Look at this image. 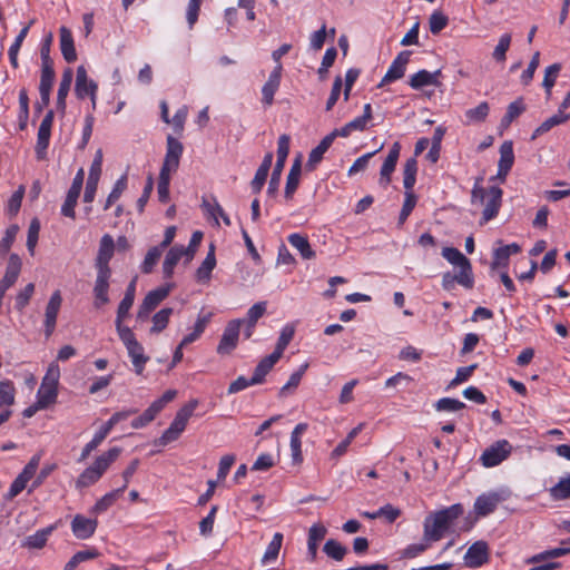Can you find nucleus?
<instances>
[{
    "label": "nucleus",
    "instance_id": "obj_16",
    "mask_svg": "<svg viewBox=\"0 0 570 570\" xmlns=\"http://www.w3.org/2000/svg\"><path fill=\"white\" fill-rule=\"evenodd\" d=\"M72 534L79 540L91 538L98 527L97 519L87 518L82 514H76L71 521Z\"/></svg>",
    "mask_w": 570,
    "mask_h": 570
},
{
    "label": "nucleus",
    "instance_id": "obj_45",
    "mask_svg": "<svg viewBox=\"0 0 570 570\" xmlns=\"http://www.w3.org/2000/svg\"><path fill=\"white\" fill-rule=\"evenodd\" d=\"M294 334H295L294 326L289 325V324L285 325L281 331V334L278 336L277 344H276V347H275L273 354L276 355L278 358H281L284 351L286 350V347L293 340Z\"/></svg>",
    "mask_w": 570,
    "mask_h": 570
},
{
    "label": "nucleus",
    "instance_id": "obj_14",
    "mask_svg": "<svg viewBox=\"0 0 570 570\" xmlns=\"http://www.w3.org/2000/svg\"><path fill=\"white\" fill-rule=\"evenodd\" d=\"M503 191L498 186H491L488 189L487 198L484 200V209L482 212L481 224H485L493 219L501 207Z\"/></svg>",
    "mask_w": 570,
    "mask_h": 570
},
{
    "label": "nucleus",
    "instance_id": "obj_57",
    "mask_svg": "<svg viewBox=\"0 0 570 570\" xmlns=\"http://www.w3.org/2000/svg\"><path fill=\"white\" fill-rule=\"evenodd\" d=\"M40 222L38 218H33L30 222L27 235V248L30 255L35 254V249L39 239Z\"/></svg>",
    "mask_w": 570,
    "mask_h": 570
},
{
    "label": "nucleus",
    "instance_id": "obj_49",
    "mask_svg": "<svg viewBox=\"0 0 570 570\" xmlns=\"http://www.w3.org/2000/svg\"><path fill=\"white\" fill-rule=\"evenodd\" d=\"M163 252H164V249L161 247H159V246L151 247L147 252V254H146V256H145L141 265H140L141 272L145 273V274L151 273L154 267L158 263Z\"/></svg>",
    "mask_w": 570,
    "mask_h": 570
},
{
    "label": "nucleus",
    "instance_id": "obj_1",
    "mask_svg": "<svg viewBox=\"0 0 570 570\" xmlns=\"http://www.w3.org/2000/svg\"><path fill=\"white\" fill-rule=\"evenodd\" d=\"M115 253V240L111 235L105 234L99 242V248L95 258L96 279L94 283V306L101 308L110 302L109 288L111 279V268L109 263Z\"/></svg>",
    "mask_w": 570,
    "mask_h": 570
},
{
    "label": "nucleus",
    "instance_id": "obj_30",
    "mask_svg": "<svg viewBox=\"0 0 570 570\" xmlns=\"http://www.w3.org/2000/svg\"><path fill=\"white\" fill-rule=\"evenodd\" d=\"M278 357L271 353L269 355L265 356L263 360L259 361V363L256 365L253 376H252V383L261 384L264 382L265 376L268 374V372L273 368V366L278 362Z\"/></svg>",
    "mask_w": 570,
    "mask_h": 570
},
{
    "label": "nucleus",
    "instance_id": "obj_40",
    "mask_svg": "<svg viewBox=\"0 0 570 570\" xmlns=\"http://www.w3.org/2000/svg\"><path fill=\"white\" fill-rule=\"evenodd\" d=\"M33 476L29 473L24 472L23 470L17 475V478L12 481L8 492L4 495V499L10 501L14 499L17 495H19L28 485V482Z\"/></svg>",
    "mask_w": 570,
    "mask_h": 570
},
{
    "label": "nucleus",
    "instance_id": "obj_58",
    "mask_svg": "<svg viewBox=\"0 0 570 570\" xmlns=\"http://www.w3.org/2000/svg\"><path fill=\"white\" fill-rule=\"evenodd\" d=\"M35 293V284L29 283L27 284L19 293L16 295V303L14 307L18 311H23L26 306L29 304L30 298L32 297Z\"/></svg>",
    "mask_w": 570,
    "mask_h": 570
},
{
    "label": "nucleus",
    "instance_id": "obj_42",
    "mask_svg": "<svg viewBox=\"0 0 570 570\" xmlns=\"http://www.w3.org/2000/svg\"><path fill=\"white\" fill-rule=\"evenodd\" d=\"M122 493V489H116L108 493H106L102 498H100L95 505L91 508V513L100 514L107 511L120 497Z\"/></svg>",
    "mask_w": 570,
    "mask_h": 570
},
{
    "label": "nucleus",
    "instance_id": "obj_17",
    "mask_svg": "<svg viewBox=\"0 0 570 570\" xmlns=\"http://www.w3.org/2000/svg\"><path fill=\"white\" fill-rule=\"evenodd\" d=\"M410 56L411 51L405 50L400 52L397 57L392 61L379 87L401 79L405 73L406 65L410 61Z\"/></svg>",
    "mask_w": 570,
    "mask_h": 570
},
{
    "label": "nucleus",
    "instance_id": "obj_41",
    "mask_svg": "<svg viewBox=\"0 0 570 570\" xmlns=\"http://www.w3.org/2000/svg\"><path fill=\"white\" fill-rule=\"evenodd\" d=\"M173 313L174 309L171 307H164L154 314L151 318L153 325L150 327V334H159L163 332L167 327Z\"/></svg>",
    "mask_w": 570,
    "mask_h": 570
},
{
    "label": "nucleus",
    "instance_id": "obj_23",
    "mask_svg": "<svg viewBox=\"0 0 570 570\" xmlns=\"http://www.w3.org/2000/svg\"><path fill=\"white\" fill-rule=\"evenodd\" d=\"M57 529V524H50L46 528L37 530L33 534L28 535L21 543L22 548L30 550H39L46 547L49 537Z\"/></svg>",
    "mask_w": 570,
    "mask_h": 570
},
{
    "label": "nucleus",
    "instance_id": "obj_4",
    "mask_svg": "<svg viewBox=\"0 0 570 570\" xmlns=\"http://www.w3.org/2000/svg\"><path fill=\"white\" fill-rule=\"evenodd\" d=\"M117 334L125 345L136 374H142L149 356L145 354L144 346L137 341L135 333L128 326L116 327Z\"/></svg>",
    "mask_w": 570,
    "mask_h": 570
},
{
    "label": "nucleus",
    "instance_id": "obj_21",
    "mask_svg": "<svg viewBox=\"0 0 570 570\" xmlns=\"http://www.w3.org/2000/svg\"><path fill=\"white\" fill-rule=\"evenodd\" d=\"M455 284H459L466 289H471L474 286V275L465 272H458L456 274L446 272L442 275V288L444 291L450 292L454 289Z\"/></svg>",
    "mask_w": 570,
    "mask_h": 570
},
{
    "label": "nucleus",
    "instance_id": "obj_60",
    "mask_svg": "<svg viewBox=\"0 0 570 570\" xmlns=\"http://www.w3.org/2000/svg\"><path fill=\"white\" fill-rule=\"evenodd\" d=\"M464 407H465V404L463 402H461L458 399H452V397L440 399L435 404V409L438 411H444V412H458Z\"/></svg>",
    "mask_w": 570,
    "mask_h": 570
},
{
    "label": "nucleus",
    "instance_id": "obj_43",
    "mask_svg": "<svg viewBox=\"0 0 570 570\" xmlns=\"http://www.w3.org/2000/svg\"><path fill=\"white\" fill-rule=\"evenodd\" d=\"M417 161L415 157L409 158L404 164L403 185L405 190H413L416 183Z\"/></svg>",
    "mask_w": 570,
    "mask_h": 570
},
{
    "label": "nucleus",
    "instance_id": "obj_13",
    "mask_svg": "<svg viewBox=\"0 0 570 570\" xmlns=\"http://www.w3.org/2000/svg\"><path fill=\"white\" fill-rule=\"evenodd\" d=\"M504 500V497L495 491H490L480 494L474 501V512L478 518H484L497 509L499 503Z\"/></svg>",
    "mask_w": 570,
    "mask_h": 570
},
{
    "label": "nucleus",
    "instance_id": "obj_32",
    "mask_svg": "<svg viewBox=\"0 0 570 570\" xmlns=\"http://www.w3.org/2000/svg\"><path fill=\"white\" fill-rule=\"evenodd\" d=\"M570 118L569 114H566L562 110H558L557 114L547 118L533 132L532 139H535L538 136H541L553 127L564 124Z\"/></svg>",
    "mask_w": 570,
    "mask_h": 570
},
{
    "label": "nucleus",
    "instance_id": "obj_19",
    "mask_svg": "<svg viewBox=\"0 0 570 570\" xmlns=\"http://www.w3.org/2000/svg\"><path fill=\"white\" fill-rule=\"evenodd\" d=\"M489 559L488 544L484 541H476L469 547L464 554L466 567L475 569L483 566Z\"/></svg>",
    "mask_w": 570,
    "mask_h": 570
},
{
    "label": "nucleus",
    "instance_id": "obj_24",
    "mask_svg": "<svg viewBox=\"0 0 570 570\" xmlns=\"http://www.w3.org/2000/svg\"><path fill=\"white\" fill-rule=\"evenodd\" d=\"M441 255L451 265H453L454 267H458L459 272H465V273L473 274L471 262L458 248L444 247L442 249Z\"/></svg>",
    "mask_w": 570,
    "mask_h": 570
},
{
    "label": "nucleus",
    "instance_id": "obj_25",
    "mask_svg": "<svg viewBox=\"0 0 570 570\" xmlns=\"http://www.w3.org/2000/svg\"><path fill=\"white\" fill-rule=\"evenodd\" d=\"M334 138H335V134H328L321 140V142L316 147H314L311 150V153L308 155L307 163H306V168L308 170H314L316 168V166L323 159L324 154L328 150V148L333 144Z\"/></svg>",
    "mask_w": 570,
    "mask_h": 570
},
{
    "label": "nucleus",
    "instance_id": "obj_54",
    "mask_svg": "<svg viewBox=\"0 0 570 570\" xmlns=\"http://www.w3.org/2000/svg\"><path fill=\"white\" fill-rule=\"evenodd\" d=\"M308 368V363H304L302 364L297 371H295L294 373L291 374L288 381L286 382L285 385L282 386V389L279 390V395L281 396H285L286 395V392L291 389H296L299 383H301V380L303 377V375L305 374L306 370Z\"/></svg>",
    "mask_w": 570,
    "mask_h": 570
},
{
    "label": "nucleus",
    "instance_id": "obj_39",
    "mask_svg": "<svg viewBox=\"0 0 570 570\" xmlns=\"http://www.w3.org/2000/svg\"><path fill=\"white\" fill-rule=\"evenodd\" d=\"M57 396L58 387L41 383L37 392L38 407H49L56 403Z\"/></svg>",
    "mask_w": 570,
    "mask_h": 570
},
{
    "label": "nucleus",
    "instance_id": "obj_31",
    "mask_svg": "<svg viewBox=\"0 0 570 570\" xmlns=\"http://www.w3.org/2000/svg\"><path fill=\"white\" fill-rule=\"evenodd\" d=\"M53 80H55V71H53L51 65L42 66L41 76H40V85H39V94L45 102H46V100L50 99Z\"/></svg>",
    "mask_w": 570,
    "mask_h": 570
},
{
    "label": "nucleus",
    "instance_id": "obj_44",
    "mask_svg": "<svg viewBox=\"0 0 570 570\" xmlns=\"http://www.w3.org/2000/svg\"><path fill=\"white\" fill-rule=\"evenodd\" d=\"M323 551L328 558L335 561H342L344 557L347 554L348 549L341 542L334 539H330L325 542Z\"/></svg>",
    "mask_w": 570,
    "mask_h": 570
},
{
    "label": "nucleus",
    "instance_id": "obj_15",
    "mask_svg": "<svg viewBox=\"0 0 570 570\" xmlns=\"http://www.w3.org/2000/svg\"><path fill=\"white\" fill-rule=\"evenodd\" d=\"M282 72L283 66L277 63L262 87V104L265 107H269L274 102V96L281 86Z\"/></svg>",
    "mask_w": 570,
    "mask_h": 570
},
{
    "label": "nucleus",
    "instance_id": "obj_36",
    "mask_svg": "<svg viewBox=\"0 0 570 570\" xmlns=\"http://www.w3.org/2000/svg\"><path fill=\"white\" fill-rule=\"evenodd\" d=\"M283 543V534L281 532H276L273 535L272 541L268 543L263 558H262V564L267 566L269 563H273L276 561L279 550L282 548Z\"/></svg>",
    "mask_w": 570,
    "mask_h": 570
},
{
    "label": "nucleus",
    "instance_id": "obj_33",
    "mask_svg": "<svg viewBox=\"0 0 570 570\" xmlns=\"http://www.w3.org/2000/svg\"><path fill=\"white\" fill-rule=\"evenodd\" d=\"M111 432L108 425L105 423L100 426V429L95 433L94 438L82 448L81 454L79 458V462L86 460L89 454L96 450L102 441L107 438V435Z\"/></svg>",
    "mask_w": 570,
    "mask_h": 570
},
{
    "label": "nucleus",
    "instance_id": "obj_63",
    "mask_svg": "<svg viewBox=\"0 0 570 570\" xmlns=\"http://www.w3.org/2000/svg\"><path fill=\"white\" fill-rule=\"evenodd\" d=\"M218 508L213 505L208 514L199 522V532L204 537H209L213 533L215 517Z\"/></svg>",
    "mask_w": 570,
    "mask_h": 570
},
{
    "label": "nucleus",
    "instance_id": "obj_61",
    "mask_svg": "<svg viewBox=\"0 0 570 570\" xmlns=\"http://www.w3.org/2000/svg\"><path fill=\"white\" fill-rule=\"evenodd\" d=\"M267 302L261 301L255 303L248 311L246 318H242L243 323L256 324L257 321L266 313Z\"/></svg>",
    "mask_w": 570,
    "mask_h": 570
},
{
    "label": "nucleus",
    "instance_id": "obj_22",
    "mask_svg": "<svg viewBox=\"0 0 570 570\" xmlns=\"http://www.w3.org/2000/svg\"><path fill=\"white\" fill-rule=\"evenodd\" d=\"M441 70L429 71L425 69L419 70L410 77L409 85L412 89L419 90L426 86L439 87L441 85L439 78Z\"/></svg>",
    "mask_w": 570,
    "mask_h": 570
},
{
    "label": "nucleus",
    "instance_id": "obj_26",
    "mask_svg": "<svg viewBox=\"0 0 570 570\" xmlns=\"http://www.w3.org/2000/svg\"><path fill=\"white\" fill-rule=\"evenodd\" d=\"M184 255L188 257V250L184 246H174L168 250L163 264V272L166 278L173 276L175 266Z\"/></svg>",
    "mask_w": 570,
    "mask_h": 570
},
{
    "label": "nucleus",
    "instance_id": "obj_52",
    "mask_svg": "<svg viewBox=\"0 0 570 570\" xmlns=\"http://www.w3.org/2000/svg\"><path fill=\"white\" fill-rule=\"evenodd\" d=\"M80 191L73 190L71 188L68 189L66 199L61 206V214L66 217L75 218V207L77 205Z\"/></svg>",
    "mask_w": 570,
    "mask_h": 570
},
{
    "label": "nucleus",
    "instance_id": "obj_20",
    "mask_svg": "<svg viewBox=\"0 0 570 570\" xmlns=\"http://www.w3.org/2000/svg\"><path fill=\"white\" fill-rule=\"evenodd\" d=\"M136 278H134L127 286L125 295L120 301L117 308V316L115 321V326H125L122 323L128 317L130 308L135 302L136 296Z\"/></svg>",
    "mask_w": 570,
    "mask_h": 570
},
{
    "label": "nucleus",
    "instance_id": "obj_35",
    "mask_svg": "<svg viewBox=\"0 0 570 570\" xmlns=\"http://www.w3.org/2000/svg\"><path fill=\"white\" fill-rule=\"evenodd\" d=\"M73 79V72L71 69H66L62 73L58 92H57V106L59 109L65 110L66 108V98L70 90L71 83Z\"/></svg>",
    "mask_w": 570,
    "mask_h": 570
},
{
    "label": "nucleus",
    "instance_id": "obj_18",
    "mask_svg": "<svg viewBox=\"0 0 570 570\" xmlns=\"http://www.w3.org/2000/svg\"><path fill=\"white\" fill-rule=\"evenodd\" d=\"M401 145L399 141H395L381 167L380 179L379 183L382 187L386 188L391 183V176L395 170L397 159L400 157Z\"/></svg>",
    "mask_w": 570,
    "mask_h": 570
},
{
    "label": "nucleus",
    "instance_id": "obj_38",
    "mask_svg": "<svg viewBox=\"0 0 570 570\" xmlns=\"http://www.w3.org/2000/svg\"><path fill=\"white\" fill-rule=\"evenodd\" d=\"M210 318H212V313L199 314L194 324L193 332L184 336L183 345H188V344H191L193 342L197 341L200 337V335L204 333Z\"/></svg>",
    "mask_w": 570,
    "mask_h": 570
},
{
    "label": "nucleus",
    "instance_id": "obj_7",
    "mask_svg": "<svg viewBox=\"0 0 570 570\" xmlns=\"http://www.w3.org/2000/svg\"><path fill=\"white\" fill-rule=\"evenodd\" d=\"M512 445L508 440H499L487 448L480 456V462L485 468H494L509 458Z\"/></svg>",
    "mask_w": 570,
    "mask_h": 570
},
{
    "label": "nucleus",
    "instance_id": "obj_55",
    "mask_svg": "<svg viewBox=\"0 0 570 570\" xmlns=\"http://www.w3.org/2000/svg\"><path fill=\"white\" fill-rule=\"evenodd\" d=\"M489 110V104L487 101H483L479 104L475 108L468 109L465 111V117L469 122H481L488 117Z\"/></svg>",
    "mask_w": 570,
    "mask_h": 570
},
{
    "label": "nucleus",
    "instance_id": "obj_37",
    "mask_svg": "<svg viewBox=\"0 0 570 570\" xmlns=\"http://www.w3.org/2000/svg\"><path fill=\"white\" fill-rule=\"evenodd\" d=\"M302 165L299 157L296 158L291 167V170L287 175L286 186H285V197L291 198L295 190L297 189L299 183Z\"/></svg>",
    "mask_w": 570,
    "mask_h": 570
},
{
    "label": "nucleus",
    "instance_id": "obj_11",
    "mask_svg": "<svg viewBox=\"0 0 570 570\" xmlns=\"http://www.w3.org/2000/svg\"><path fill=\"white\" fill-rule=\"evenodd\" d=\"M16 402V387L12 381H0V425L12 415L11 406Z\"/></svg>",
    "mask_w": 570,
    "mask_h": 570
},
{
    "label": "nucleus",
    "instance_id": "obj_29",
    "mask_svg": "<svg viewBox=\"0 0 570 570\" xmlns=\"http://www.w3.org/2000/svg\"><path fill=\"white\" fill-rule=\"evenodd\" d=\"M216 266V256L214 252V246H210L209 252L207 253L205 259L200 264V266L196 271L197 282L206 284L212 278V272Z\"/></svg>",
    "mask_w": 570,
    "mask_h": 570
},
{
    "label": "nucleus",
    "instance_id": "obj_3",
    "mask_svg": "<svg viewBox=\"0 0 570 570\" xmlns=\"http://www.w3.org/2000/svg\"><path fill=\"white\" fill-rule=\"evenodd\" d=\"M121 449L114 446L98 455L94 463L85 469L76 480L77 489H85L97 483L109 466L118 459Z\"/></svg>",
    "mask_w": 570,
    "mask_h": 570
},
{
    "label": "nucleus",
    "instance_id": "obj_9",
    "mask_svg": "<svg viewBox=\"0 0 570 570\" xmlns=\"http://www.w3.org/2000/svg\"><path fill=\"white\" fill-rule=\"evenodd\" d=\"M183 151V144L171 135H168L166 139V155L160 171L168 174L176 173L179 167Z\"/></svg>",
    "mask_w": 570,
    "mask_h": 570
},
{
    "label": "nucleus",
    "instance_id": "obj_51",
    "mask_svg": "<svg viewBox=\"0 0 570 570\" xmlns=\"http://www.w3.org/2000/svg\"><path fill=\"white\" fill-rule=\"evenodd\" d=\"M417 202L416 195L413 190H405L404 193V202L399 216V224L402 225L407 219L412 210L414 209Z\"/></svg>",
    "mask_w": 570,
    "mask_h": 570
},
{
    "label": "nucleus",
    "instance_id": "obj_48",
    "mask_svg": "<svg viewBox=\"0 0 570 570\" xmlns=\"http://www.w3.org/2000/svg\"><path fill=\"white\" fill-rule=\"evenodd\" d=\"M513 163V144L511 140H507L500 147V159L498 163V167H501L503 170H511Z\"/></svg>",
    "mask_w": 570,
    "mask_h": 570
},
{
    "label": "nucleus",
    "instance_id": "obj_50",
    "mask_svg": "<svg viewBox=\"0 0 570 570\" xmlns=\"http://www.w3.org/2000/svg\"><path fill=\"white\" fill-rule=\"evenodd\" d=\"M550 495L556 500L570 499V474L561 478L559 482L550 489Z\"/></svg>",
    "mask_w": 570,
    "mask_h": 570
},
{
    "label": "nucleus",
    "instance_id": "obj_64",
    "mask_svg": "<svg viewBox=\"0 0 570 570\" xmlns=\"http://www.w3.org/2000/svg\"><path fill=\"white\" fill-rule=\"evenodd\" d=\"M60 379V367L57 362H51L47 372L41 381L42 384L58 387Z\"/></svg>",
    "mask_w": 570,
    "mask_h": 570
},
{
    "label": "nucleus",
    "instance_id": "obj_62",
    "mask_svg": "<svg viewBox=\"0 0 570 570\" xmlns=\"http://www.w3.org/2000/svg\"><path fill=\"white\" fill-rule=\"evenodd\" d=\"M50 136L51 131L38 129L36 144V155L38 159H42L45 157L47 148L49 146Z\"/></svg>",
    "mask_w": 570,
    "mask_h": 570
},
{
    "label": "nucleus",
    "instance_id": "obj_47",
    "mask_svg": "<svg viewBox=\"0 0 570 570\" xmlns=\"http://www.w3.org/2000/svg\"><path fill=\"white\" fill-rule=\"evenodd\" d=\"M566 554H570V549H567L564 546L561 544V547L549 549L532 556L528 560V563H540L547 560L551 561V559L560 558Z\"/></svg>",
    "mask_w": 570,
    "mask_h": 570
},
{
    "label": "nucleus",
    "instance_id": "obj_2",
    "mask_svg": "<svg viewBox=\"0 0 570 570\" xmlns=\"http://www.w3.org/2000/svg\"><path fill=\"white\" fill-rule=\"evenodd\" d=\"M464 513L461 503H455L430 513L423 523L424 538L432 541H440L446 533L455 532L454 523Z\"/></svg>",
    "mask_w": 570,
    "mask_h": 570
},
{
    "label": "nucleus",
    "instance_id": "obj_59",
    "mask_svg": "<svg viewBox=\"0 0 570 570\" xmlns=\"http://www.w3.org/2000/svg\"><path fill=\"white\" fill-rule=\"evenodd\" d=\"M171 174L159 171V179L157 186L158 199L161 203L169 200V185Z\"/></svg>",
    "mask_w": 570,
    "mask_h": 570
},
{
    "label": "nucleus",
    "instance_id": "obj_56",
    "mask_svg": "<svg viewBox=\"0 0 570 570\" xmlns=\"http://www.w3.org/2000/svg\"><path fill=\"white\" fill-rule=\"evenodd\" d=\"M19 227L18 225H10L0 240V257H3L7 255L16 239V236L18 234Z\"/></svg>",
    "mask_w": 570,
    "mask_h": 570
},
{
    "label": "nucleus",
    "instance_id": "obj_5",
    "mask_svg": "<svg viewBox=\"0 0 570 570\" xmlns=\"http://www.w3.org/2000/svg\"><path fill=\"white\" fill-rule=\"evenodd\" d=\"M197 406L198 401L191 400L181 409H179L169 428L164 431L160 438V443L167 444L177 440L179 435L185 431L187 422L193 416Z\"/></svg>",
    "mask_w": 570,
    "mask_h": 570
},
{
    "label": "nucleus",
    "instance_id": "obj_12",
    "mask_svg": "<svg viewBox=\"0 0 570 570\" xmlns=\"http://www.w3.org/2000/svg\"><path fill=\"white\" fill-rule=\"evenodd\" d=\"M61 304H62V296H61L60 291L57 289L51 294V296L47 303L46 311H45L43 326H45V334L47 337H50L56 330L57 317H58Z\"/></svg>",
    "mask_w": 570,
    "mask_h": 570
},
{
    "label": "nucleus",
    "instance_id": "obj_8",
    "mask_svg": "<svg viewBox=\"0 0 570 570\" xmlns=\"http://www.w3.org/2000/svg\"><path fill=\"white\" fill-rule=\"evenodd\" d=\"M98 85L95 80L89 79L87 70L83 66L77 68L75 92L78 99L90 98L92 109L97 104Z\"/></svg>",
    "mask_w": 570,
    "mask_h": 570
},
{
    "label": "nucleus",
    "instance_id": "obj_10",
    "mask_svg": "<svg viewBox=\"0 0 570 570\" xmlns=\"http://www.w3.org/2000/svg\"><path fill=\"white\" fill-rule=\"evenodd\" d=\"M243 322V320L236 318L227 323L217 346L218 354H229L237 346Z\"/></svg>",
    "mask_w": 570,
    "mask_h": 570
},
{
    "label": "nucleus",
    "instance_id": "obj_34",
    "mask_svg": "<svg viewBox=\"0 0 570 570\" xmlns=\"http://www.w3.org/2000/svg\"><path fill=\"white\" fill-rule=\"evenodd\" d=\"M202 208L207 217V219L213 220L215 226L219 225V216L225 212L223 207L219 205L216 197L212 196L209 198L203 197Z\"/></svg>",
    "mask_w": 570,
    "mask_h": 570
},
{
    "label": "nucleus",
    "instance_id": "obj_53",
    "mask_svg": "<svg viewBox=\"0 0 570 570\" xmlns=\"http://www.w3.org/2000/svg\"><path fill=\"white\" fill-rule=\"evenodd\" d=\"M431 542H433V541L428 540L423 537L422 541L409 544L402 551V558L414 559V558L419 557L420 554H422L424 551H426L429 549Z\"/></svg>",
    "mask_w": 570,
    "mask_h": 570
},
{
    "label": "nucleus",
    "instance_id": "obj_28",
    "mask_svg": "<svg viewBox=\"0 0 570 570\" xmlns=\"http://www.w3.org/2000/svg\"><path fill=\"white\" fill-rule=\"evenodd\" d=\"M288 243L301 254L303 259H312L315 252L312 249L308 238L299 233H293L287 237Z\"/></svg>",
    "mask_w": 570,
    "mask_h": 570
},
{
    "label": "nucleus",
    "instance_id": "obj_6",
    "mask_svg": "<svg viewBox=\"0 0 570 570\" xmlns=\"http://www.w3.org/2000/svg\"><path fill=\"white\" fill-rule=\"evenodd\" d=\"M174 284L167 283L163 286H159L153 291H150L142 303L140 304L137 312V321L145 322L149 318L150 313L169 295L173 291Z\"/></svg>",
    "mask_w": 570,
    "mask_h": 570
},
{
    "label": "nucleus",
    "instance_id": "obj_27",
    "mask_svg": "<svg viewBox=\"0 0 570 570\" xmlns=\"http://www.w3.org/2000/svg\"><path fill=\"white\" fill-rule=\"evenodd\" d=\"M21 269H22V261H21L20 256L16 253L10 254L9 258H8L4 275L2 276V278L0 281H2V283L9 284L10 286H13L19 278Z\"/></svg>",
    "mask_w": 570,
    "mask_h": 570
},
{
    "label": "nucleus",
    "instance_id": "obj_46",
    "mask_svg": "<svg viewBox=\"0 0 570 570\" xmlns=\"http://www.w3.org/2000/svg\"><path fill=\"white\" fill-rule=\"evenodd\" d=\"M127 184H128L127 174L121 175L116 180V183L112 186L111 191L109 193V195L106 199V204L104 206L105 210L109 209L111 207V205L115 204L120 198V196L127 188Z\"/></svg>",
    "mask_w": 570,
    "mask_h": 570
}]
</instances>
